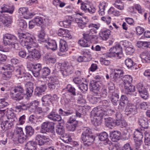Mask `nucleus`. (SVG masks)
<instances>
[{"instance_id":"1","label":"nucleus","mask_w":150,"mask_h":150,"mask_svg":"<svg viewBox=\"0 0 150 150\" xmlns=\"http://www.w3.org/2000/svg\"><path fill=\"white\" fill-rule=\"evenodd\" d=\"M18 40L21 45L28 51H31L33 47H37L38 46L35 38L34 37L28 36L27 34L19 33Z\"/></svg>"},{"instance_id":"2","label":"nucleus","mask_w":150,"mask_h":150,"mask_svg":"<svg viewBox=\"0 0 150 150\" xmlns=\"http://www.w3.org/2000/svg\"><path fill=\"white\" fill-rule=\"evenodd\" d=\"M83 131L81 137V142L86 146L91 145L95 139V137L92 134L91 129L88 127H84L83 129Z\"/></svg>"},{"instance_id":"3","label":"nucleus","mask_w":150,"mask_h":150,"mask_svg":"<svg viewBox=\"0 0 150 150\" xmlns=\"http://www.w3.org/2000/svg\"><path fill=\"white\" fill-rule=\"evenodd\" d=\"M105 115L103 110H99L97 108H94L91 111L90 116L92 124L96 126L100 125L102 118L105 117Z\"/></svg>"},{"instance_id":"4","label":"nucleus","mask_w":150,"mask_h":150,"mask_svg":"<svg viewBox=\"0 0 150 150\" xmlns=\"http://www.w3.org/2000/svg\"><path fill=\"white\" fill-rule=\"evenodd\" d=\"M24 90L21 86H17L11 88L10 94L11 98L15 100L19 101L23 98L25 95Z\"/></svg>"},{"instance_id":"5","label":"nucleus","mask_w":150,"mask_h":150,"mask_svg":"<svg viewBox=\"0 0 150 150\" xmlns=\"http://www.w3.org/2000/svg\"><path fill=\"white\" fill-rule=\"evenodd\" d=\"M108 57H115L118 59H120L122 55V47L119 44L116 45L115 47L111 48L109 50Z\"/></svg>"},{"instance_id":"6","label":"nucleus","mask_w":150,"mask_h":150,"mask_svg":"<svg viewBox=\"0 0 150 150\" xmlns=\"http://www.w3.org/2000/svg\"><path fill=\"white\" fill-rule=\"evenodd\" d=\"M54 124L53 122L47 121L43 123L41 125L40 132L42 133L52 132L54 130Z\"/></svg>"},{"instance_id":"7","label":"nucleus","mask_w":150,"mask_h":150,"mask_svg":"<svg viewBox=\"0 0 150 150\" xmlns=\"http://www.w3.org/2000/svg\"><path fill=\"white\" fill-rule=\"evenodd\" d=\"M133 137L135 143V148L138 149L142 143V139L143 136L141 132V130L138 129L136 130L134 132Z\"/></svg>"},{"instance_id":"8","label":"nucleus","mask_w":150,"mask_h":150,"mask_svg":"<svg viewBox=\"0 0 150 150\" xmlns=\"http://www.w3.org/2000/svg\"><path fill=\"white\" fill-rule=\"evenodd\" d=\"M18 125L16 127V135L18 142L20 144H22L25 141L27 137L24 134L22 128L18 126Z\"/></svg>"},{"instance_id":"9","label":"nucleus","mask_w":150,"mask_h":150,"mask_svg":"<svg viewBox=\"0 0 150 150\" xmlns=\"http://www.w3.org/2000/svg\"><path fill=\"white\" fill-rule=\"evenodd\" d=\"M35 140L37 144L40 146L44 144H47L49 143L50 141L47 136L40 134L36 135Z\"/></svg>"},{"instance_id":"10","label":"nucleus","mask_w":150,"mask_h":150,"mask_svg":"<svg viewBox=\"0 0 150 150\" xmlns=\"http://www.w3.org/2000/svg\"><path fill=\"white\" fill-rule=\"evenodd\" d=\"M31 51H28L30 54L26 57V59L33 61L34 59H38L40 57L41 55L39 51L36 50L35 47L33 48Z\"/></svg>"},{"instance_id":"11","label":"nucleus","mask_w":150,"mask_h":150,"mask_svg":"<svg viewBox=\"0 0 150 150\" xmlns=\"http://www.w3.org/2000/svg\"><path fill=\"white\" fill-rule=\"evenodd\" d=\"M12 22V18L11 16H0V23L1 22L4 27H10Z\"/></svg>"},{"instance_id":"12","label":"nucleus","mask_w":150,"mask_h":150,"mask_svg":"<svg viewBox=\"0 0 150 150\" xmlns=\"http://www.w3.org/2000/svg\"><path fill=\"white\" fill-rule=\"evenodd\" d=\"M64 69L62 73L64 76H67L72 74L73 72L74 68L73 67L68 63H63Z\"/></svg>"},{"instance_id":"13","label":"nucleus","mask_w":150,"mask_h":150,"mask_svg":"<svg viewBox=\"0 0 150 150\" xmlns=\"http://www.w3.org/2000/svg\"><path fill=\"white\" fill-rule=\"evenodd\" d=\"M77 121L72 118L70 117L66 124V127L68 130L74 131L77 126Z\"/></svg>"},{"instance_id":"14","label":"nucleus","mask_w":150,"mask_h":150,"mask_svg":"<svg viewBox=\"0 0 150 150\" xmlns=\"http://www.w3.org/2000/svg\"><path fill=\"white\" fill-rule=\"evenodd\" d=\"M99 83L100 82L98 81H96L93 80L91 81L89 84L90 90L95 93H97L100 88Z\"/></svg>"},{"instance_id":"15","label":"nucleus","mask_w":150,"mask_h":150,"mask_svg":"<svg viewBox=\"0 0 150 150\" xmlns=\"http://www.w3.org/2000/svg\"><path fill=\"white\" fill-rule=\"evenodd\" d=\"M81 9L86 12H88L92 14L95 13L96 9L93 6H90L86 3H83L81 4Z\"/></svg>"},{"instance_id":"16","label":"nucleus","mask_w":150,"mask_h":150,"mask_svg":"<svg viewBox=\"0 0 150 150\" xmlns=\"http://www.w3.org/2000/svg\"><path fill=\"white\" fill-rule=\"evenodd\" d=\"M48 119L54 121H59L62 120L61 116L55 112L52 111L47 116Z\"/></svg>"},{"instance_id":"17","label":"nucleus","mask_w":150,"mask_h":150,"mask_svg":"<svg viewBox=\"0 0 150 150\" xmlns=\"http://www.w3.org/2000/svg\"><path fill=\"white\" fill-rule=\"evenodd\" d=\"M58 35L63 37L71 39L72 38L69 31L67 29L60 28L58 31Z\"/></svg>"},{"instance_id":"18","label":"nucleus","mask_w":150,"mask_h":150,"mask_svg":"<svg viewBox=\"0 0 150 150\" xmlns=\"http://www.w3.org/2000/svg\"><path fill=\"white\" fill-rule=\"evenodd\" d=\"M46 43L45 44V46L47 49H51L54 51L57 49V45L54 40H50L48 41H46Z\"/></svg>"},{"instance_id":"19","label":"nucleus","mask_w":150,"mask_h":150,"mask_svg":"<svg viewBox=\"0 0 150 150\" xmlns=\"http://www.w3.org/2000/svg\"><path fill=\"white\" fill-rule=\"evenodd\" d=\"M114 72L113 79L115 81H116L119 78H121L122 79L124 74V72L122 70L116 69L114 70Z\"/></svg>"},{"instance_id":"20","label":"nucleus","mask_w":150,"mask_h":150,"mask_svg":"<svg viewBox=\"0 0 150 150\" xmlns=\"http://www.w3.org/2000/svg\"><path fill=\"white\" fill-rule=\"evenodd\" d=\"M125 111L126 114H132L134 115L137 112V110L136 106L133 105L131 106H127L125 110Z\"/></svg>"},{"instance_id":"21","label":"nucleus","mask_w":150,"mask_h":150,"mask_svg":"<svg viewBox=\"0 0 150 150\" xmlns=\"http://www.w3.org/2000/svg\"><path fill=\"white\" fill-rule=\"evenodd\" d=\"M13 123L10 120H6L2 122L1 124V127L3 130H6L8 129H11L13 124Z\"/></svg>"},{"instance_id":"22","label":"nucleus","mask_w":150,"mask_h":150,"mask_svg":"<svg viewBox=\"0 0 150 150\" xmlns=\"http://www.w3.org/2000/svg\"><path fill=\"white\" fill-rule=\"evenodd\" d=\"M47 86L45 84L42 85L40 86L37 87L35 90V93L36 96H39L42 95V93L45 92Z\"/></svg>"},{"instance_id":"23","label":"nucleus","mask_w":150,"mask_h":150,"mask_svg":"<svg viewBox=\"0 0 150 150\" xmlns=\"http://www.w3.org/2000/svg\"><path fill=\"white\" fill-rule=\"evenodd\" d=\"M6 112H7L6 115L7 120L13 123L18 121V119L13 112L8 110H7Z\"/></svg>"},{"instance_id":"24","label":"nucleus","mask_w":150,"mask_h":150,"mask_svg":"<svg viewBox=\"0 0 150 150\" xmlns=\"http://www.w3.org/2000/svg\"><path fill=\"white\" fill-rule=\"evenodd\" d=\"M44 57L45 60L49 63L54 64L57 61L56 57L50 54H46L44 56Z\"/></svg>"},{"instance_id":"25","label":"nucleus","mask_w":150,"mask_h":150,"mask_svg":"<svg viewBox=\"0 0 150 150\" xmlns=\"http://www.w3.org/2000/svg\"><path fill=\"white\" fill-rule=\"evenodd\" d=\"M104 117L105 120V124L109 128H111V127L116 125V121L112 118L110 117Z\"/></svg>"},{"instance_id":"26","label":"nucleus","mask_w":150,"mask_h":150,"mask_svg":"<svg viewBox=\"0 0 150 150\" xmlns=\"http://www.w3.org/2000/svg\"><path fill=\"white\" fill-rule=\"evenodd\" d=\"M110 137L113 142H116L120 139V133L119 131H112L110 132Z\"/></svg>"},{"instance_id":"27","label":"nucleus","mask_w":150,"mask_h":150,"mask_svg":"<svg viewBox=\"0 0 150 150\" xmlns=\"http://www.w3.org/2000/svg\"><path fill=\"white\" fill-rule=\"evenodd\" d=\"M33 69L32 71L34 76L37 77L40 74V71L41 69V65L40 64H38L35 65L32 64Z\"/></svg>"},{"instance_id":"28","label":"nucleus","mask_w":150,"mask_h":150,"mask_svg":"<svg viewBox=\"0 0 150 150\" xmlns=\"http://www.w3.org/2000/svg\"><path fill=\"white\" fill-rule=\"evenodd\" d=\"M112 96L110 97V100L112 104L114 105H117L119 103V95L115 92H111Z\"/></svg>"},{"instance_id":"29","label":"nucleus","mask_w":150,"mask_h":150,"mask_svg":"<svg viewBox=\"0 0 150 150\" xmlns=\"http://www.w3.org/2000/svg\"><path fill=\"white\" fill-rule=\"evenodd\" d=\"M25 86L26 88V94L28 96H31L33 91V84L30 82H27Z\"/></svg>"},{"instance_id":"30","label":"nucleus","mask_w":150,"mask_h":150,"mask_svg":"<svg viewBox=\"0 0 150 150\" xmlns=\"http://www.w3.org/2000/svg\"><path fill=\"white\" fill-rule=\"evenodd\" d=\"M138 123L139 125L144 128H147L148 123L146 118L144 117H140L138 119Z\"/></svg>"},{"instance_id":"31","label":"nucleus","mask_w":150,"mask_h":150,"mask_svg":"<svg viewBox=\"0 0 150 150\" xmlns=\"http://www.w3.org/2000/svg\"><path fill=\"white\" fill-rule=\"evenodd\" d=\"M122 80L123 81V84L125 86L131 84L132 82V78L131 76L127 75L123 76L122 78Z\"/></svg>"},{"instance_id":"32","label":"nucleus","mask_w":150,"mask_h":150,"mask_svg":"<svg viewBox=\"0 0 150 150\" xmlns=\"http://www.w3.org/2000/svg\"><path fill=\"white\" fill-rule=\"evenodd\" d=\"M51 96L50 94L44 96L42 98V104L45 106L50 105L51 103Z\"/></svg>"},{"instance_id":"33","label":"nucleus","mask_w":150,"mask_h":150,"mask_svg":"<svg viewBox=\"0 0 150 150\" xmlns=\"http://www.w3.org/2000/svg\"><path fill=\"white\" fill-rule=\"evenodd\" d=\"M36 144L34 142L29 141L25 144V149L26 150H37Z\"/></svg>"},{"instance_id":"34","label":"nucleus","mask_w":150,"mask_h":150,"mask_svg":"<svg viewBox=\"0 0 150 150\" xmlns=\"http://www.w3.org/2000/svg\"><path fill=\"white\" fill-rule=\"evenodd\" d=\"M86 18H77L75 21L77 23L79 27L81 29H83L86 26V21H85Z\"/></svg>"},{"instance_id":"35","label":"nucleus","mask_w":150,"mask_h":150,"mask_svg":"<svg viewBox=\"0 0 150 150\" xmlns=\"http://www.w3.org/2000/svg\"><path fill=\"white\" fill-rule=\"evenodd\" d=\"M141 58L144 60L145 62L148 63L150 61V53L146 51L143 52L140 54Z\"/></svg>"},{"instance_id":"36","label":"nucleus","mask_w":150,"mask_h":150,"mask_svg":"<svg viewBox=\"0 0 150 150\" xmlns=\"http://www.w3.org/2000/svg\"><path fill=\"white\" fill-rule=\"evenodd\" d=\"M60 51L64 52L67 51L68 50V47L66 41L62 39H61L59 42Z\"/></svg>"},{"instance_id":"37","label":"nucleus","mask_w":150,"mask_h":150,"mask_svg":"<svg viewBox=\"0 0 150 150\" xmlns=\"http://www.w3.org/2000/svg\"><path fill=\"white\" fill-rule=\"evenodd\" d=\"M111 31L109 30H104L101 32L100 37L104 40H106L110 35Z\"/></svg>"},{"instance_id":"38","label":"nucleus","mask_w":150,"mask_h":150,"mask_svg":"<svg viewBox=\"0 0 150 150\" xmlns=\"http://www.w3.org/2000/svg\"><path fill=\"white\" fill-rule=\"evenodd\" d=\"M108 134L105 132H103L99 134L98 138L99 140L101 141H106L107 144H109L110 142L108 139Z\"/></svg>"},{"instance_id":"39","label":"nucleus","mask_w":150,"mask_h":150,"mask_svg":"<svg viewBox=\"0 0 150 150\" xmlns=\"http://www.w3.org/2000/svg\"><path fill=\"white\" fill-rule=\"evenodd\" d=\"M66 88L67 92L70 93L72 98H73V96L76 95V89L71 85L70 84L68 85L67 86Z\"/></svg>"},{"instance_id":"40","label":"nucleus","mask_w":150,"mask_h":150,"mask_svg":"<svg viewBox=\"0 0 150 150\" xmlns=\"http://www.w3.org/2000/svg\"><path fill=\"white\" fill-rule=\"evenodd\" d=\"M125 89V93L127 94H129V93L134 92L135 91L134 86L130 84L124 86Z\"/></svg>"},{"instance_id":"41","label":"nucleus","mask_w":150,"mask_h":150,"mask_svg":"<svg viewBox=\"0 0 150 150\" xmlns=\"http://www.w3.org/2000/svg\"><path fill=\"white\" fill-rule=\"evenodd\" d=\"M56 132L59 135H62L65 133L64 127L61 124L57 125L56 129Z\"/></svg>"},{"instance_id":"42","label":"nucleus","mask_w":150,"mask_h":150,"mask_svg":"<svg viewBox=\"0 0 150 150\" xmlns=\"http://www.w3.org/2000/svg\"><path fill=\"white\" fill-rule=\"evenodd\" d=\"M19 14L23 15L25 18H27V16L26 15H29L28 13V9L27 8L22 7L20 8L18 11Z\"/></svg>"},{"instance_id":"43","label":"nucleus","mask_w":150,"mask_h":150,"mask_svg":"<svg viewBox=\"0 0 150 150\" xmlns=\"http://www.w3.org/2000/svg\"><path fill=\"white\" fill-rule=\"evenodd\" d=\"M15 71L17 75H22L25 73V69L22 66H19L15 68Z\"/></svg>"},{"instance_id":"44","label":"nucleus","mask_w":150,"mask_h":150,"mask_svg":"<svg viewBox=\"0 0 150 150\" xmlns=\"http://www.w3.org/2000/svg\"><path fill=\"white\" fill-rule=\"evenodd\" d=\"M33 21L35 23V24L38 26H39L43 24L44 20L40 16H37L33 19Z\"/></svg>"},{"instance_id":"45","label":"nucleus","mask_w":150,"mask_h":150,"mask_svg":"<svg viewBox=\"0 0 150 150\" xmlns=\"http://www.w3.org/2000/svg\"><path fill=\"white\" fill-rule=\"evenodd\" d=\"M114 5V6L118 9L122 10L124 8V4L120 0L116 1Z\"/></svg>"},{"instance_id":"46","label":"nucleus","mask_w":150,"mask_h":150,"mask_svg":"<svg viewBox=\"0 0 150 150\" xmlns=\"http://www.w3.org/2000/svg\"><path fill=\"white\" fill-rule=\"evenodd\" d=\"M18 25L21 30H24L27 27L26 22L24 20L22 19L18 20Z\"/></svg>"},{"instance_id":"47","label":"nucleus","mask_w":150,"mask_h":150,"mask_svg":"<svg viewBox=\"0 0 150 150\" xmlns=\"http://www.w3.org/2000/svg\"><path fill=\"white\" fill-rule=\"evenodd\" d=\"M71 23V21L69 19H67L63 21H60L59 24L60 26L65 28H68L70 26Z\"/></svg>"},{"instance_id":"48","label":"nucleus","mask_w":150,"mask_h":150,"mask_svg":"<svg viewBox=\"0 0 150 150\" xmlns=\"http://www.w3.org/2000/svg\"><path fill=\"white\" fill-rule=\"evenodd\" d=\"M145 144L146 145H150V132L146 131L145 133Z\"/></svg>"},{"instance_id":"49","label":"nucleus","mask_w":150,"mask_h":150,"mask_svg":"<svg viewBox=\"0 0 150 150\" xmlns=\"http://www.w3.org/2000/svg\"><path fill=\"white\" fill-rule=\"evenodd\" d=\"M106 4L104 3H102L99 4V14L101 16H103L105 14L104 10H105Z\"/></svg>"},{"instance_id":"50","label":"nucleus","mask_w":150,"mask_h":150,"mask_svg":"<svg viewBox=\"0 0 150 150\" xmlns=\"http://www.w3.org/2000/svg\"><path fill=\"white\" fill-rule=\"evenodd\" d=\"M86 113L85 110L84 108H82L81 107L80 108L79 111H76V116L79 118L81 117L82 115H85Z\"/></svg>"},{"instance_id":"51","label":"nucleus","mask_w":150,"mask_h":150,"mask_svg":"<svg viewBox=\"0 0 150 150\" xmlns=\"http://www.w3.org/2000/svg\"><path fill=\"white\" fill-rule=\"evenodd\" d=\"M11 71H6L2 74V78L3 79L8 80L11 78Z\"/></svg>"},{"instance_id":"52","label":"nucleus","mask_w":150,"mask_h":150,"mask_svg":"<svg viewBox=\"0 0 150 150\" xmlns=\"http://www.w3.org/2000/svg\"><path fill=\"white\" fill-rule=\"evenodd\" d=\"M59 113L63 116H68L73 113V111L71 110H68L67 111H64L60 108L59 110Z\"/></svg>"},{"instance_id":"53","label":"nucleus","mask_w":150,"mask_h":150,"mask_svg":"<svg viewBox=\"0 0 150 150\" xmlns=\"http://www.w3.org/2000/svg\"><path fill=\"white\" fill-rule=\"evenodd\" d=\"M26 132L27 135L28 136H31L34 133V130L32 127L30 126H27L25 127Z\"/></svg>"},{"instance_id":"54","label":"nucleus","mask_w":150,"mask_h":150,"mask_svg":"<svg viewBox=\"0 0 150 150\" xmlns=\"http://www.w3.org/2000/svg\"><path fill=\"white\" fill-rule=\"evenodd\" d=\"M78 43L81 46L86 47L89 46L90 42L84 39L83 40H80L78 42Z\"/></svg>"},{"instance_id":"55","label":"nucleus","mask_w":150,"mask_h":150,"mask_svg":"<svg viewBox=\"0 0 150 150\" xmlns=\"http://www.w3.org/2000/svg\"><path fill=\"white\" fill-rule=\"evenodd\" d=\"M38 105V101L35 100L29 104V108L30 109L35 110L37 108Z\"/></svg>"},{"instance_id":"56","label":"nucleus","mask_w":150,"mask_h":150,"mask_svg":"<svg viewBox=\"0 0 150 150\" xmlns=\"http://www.w3.org/2000/svg\"><path fill=\"white\" fill-rule=\"evenodd\" d=\"M41 72L42 75L44 77H45L50 74V69L47 67H45L41 70Z\"/></svg>"},{"instance_id":"57","label":"nucleus","mask_w":150,"mask_h":150,"mask_svg":"<svg viewBox=\"0 0 150 150\" xmlns=\"http://www.w3.org/2000/svg\"><path fill=\"white\" fill-rule=\"evenodd\" d=\"M1 11H0L1 13L7 12L10 14H12L13 12V10H10L9 9V7L5 5L2 7L1 8Z\"/></svg>"},{"instance_id":"58","label":"nucleus","mask_w":150,"mask_h":150,"mask_svg":"<svg viewBox=\"0 0 150 150\" xmlns=\"http://www.w3.org/2000/svg\"><path fill=\"white\" fill-rule=\"evenodd\" d=\"M115 117L116 125L119 126L120 124V121L122 118V115L120 112H118L115 114Z\"/></svg>"},{"instance_id":"59","label":"nucleus","mask_w":150,"mask_h":150,"mask_svg":"<svg viewBox=\"0 0 150 150\" xmlns=\"http://www.w3.org/2000/svg\"><path fill=\"white\" fill-rule=\"evenodd\" d=\"M125 65L127 67L131 68L135 64L133 62V61L131 59H127L125 61Z\"/></svg>"},{"instance_id":"60","label":"nucleus","mask_w":150,"mask_h":150,"mask_svg":"<svg viewBox=\"0 0 150 150\" xmlns=\"http://www.w3.org/2000/svg\"><path fill=\"white\" fill-rule=\"evenodd\" d=\"M79 87L81 90L83 92L86 91L88 89L87 85L84 83L83 82H82V83L79 85Z\"/></svg>"},{"instance_id":"61","label":"nucleus","mask_w":150,"mask_h":150,"mask_svg":"<svg viewBox=\"0 0 150 150\" xmlns=\"http://www.w3.org/2000/svg\"><path fill=\"white\" fill-rule=\"evenodd\" d=\"M3 37L5 39H10L11 40L16 39V38L15 36L8 33H7L4 35Z\"/></svg>"},{"instance_id":"62","label":"nucleus","mask_w":150,"mask_h":150,"mask_svg":"<svg viewBox=\"0 0 150 150\" xmlns=\"http://www.w3.org/2000/svg\"><path fill=\"white\" fill-rule=\"evenodd\" d=\"M139 94L141 97L144 99H146L148 97V94L146 90H144Z\"/></svg>"},{"instance_id":"63","label":"nucleus","mask_w":150,"mask_h":150,"mask_svg":"<svg viewBox=\"0 0 150 150\" xmlns=\"http://www.w3.org/2000/svg\"><path fill=\"white\" fill-rule=\"evenodd\" d=\"M49 82L52 83H56L58 84L59 81L56 77L50 76L49 78Z\"/></svg>"},{"instance_id":"64","label":"nucleus","mask_w":150,"mask_h":150,"mask_svg":"<svg viewBox=\"0 0 150 150\" xmlns=\"http://www.w3.org/2000/svg\"><path fill=\"white\" fill-rule=\"evenodd\" d=\"M48 86L50 90H53L57 88L58 84L56 83H48Z\"/></svg>"}]
</instances>
